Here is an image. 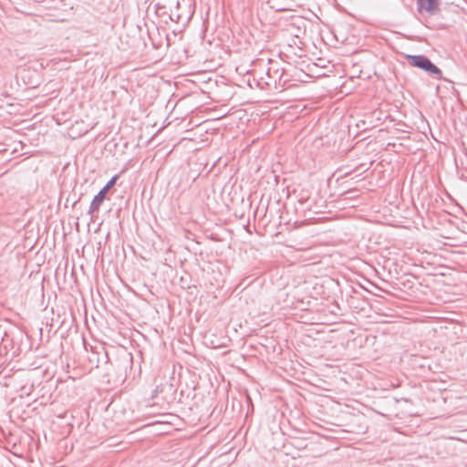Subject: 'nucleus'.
Listing matches in <instances>:
<instances>
[{
	"instance_id": "nucleus-1",
	"label": "nucleus",
	"mask_w": 467,
	"mask_h": 467,
	"mask_svg": "<svg viewBox=\"0 0 467 467\" xmlns=\"http://www.w3.org/2000/svg\"><path fill=\"white\" fill-rule=\"evenodd\" d=\"M407 60L409 63L416 67H419L429 74L434 76L436 79H441L442 78V72L441 70L434 65L430 58H428L424 55H408Z\"/></svg>"
},
{
	"instance_id": "nucleus-2",
	"label": "nucleus",
	"mask_w": 467,
	"mask_h": 467,
	"mask_svg": "<svg viewBox=\"0 0 467 467\" xmlns=\"http://www.w3.org/2000/svg\"><path fill=\"white\" fill-rule=\"evenodd\" d=\"M117 181V176H113L107 183L106 185L99 192L97 195L93 198L89 209L88 211V214H93L95 212H98L103 203L104 200L106 199V195L109 189L113 187Z\"/></svg>"
},
{
	"instance_id": "nucleus-3",
	"label": "nucleus",
	"mask_w": 467,
	"mask_h": 467,
	"mask_svg": "<svg viewBox=\"0 0 467 467\" xmlns=\"http://www.w3.org/2000/svg\"><path fill=\"white\" fill-rule=\"evenodd\" d=\"M440 2L441 0H417L418 11L433 15L439 11Z\"/></svg>"
},
{
	"instance_id": "nucleus-4",
	"label": "nucleus",
	"mask_w": 467,
	"mask_h": 467,
	"mask_svg": "<svg viewBox=\"0 0 467 467\" xmlns=\"http://www.w3.org/2000/svg\"><path fill=\"white\" fill-rule=\"evenodd\" d=\"M459 434H460L459 436L451 437V439H453V440L460 441L467 443V430L460 431Z\"/></svg>"
}]
</instances>
